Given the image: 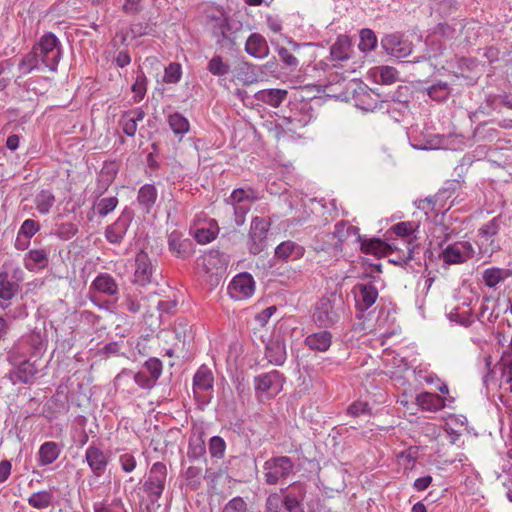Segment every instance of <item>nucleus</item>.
<instances>
[{
  "mask_svg": "<svg viewBox=\"0 0 512 512\" xmlns=\"http://www.w3.org/2000/svg\"><path fill=\"white\" fill-rule=\"evenodd\" d=\"M353 292L355 308L360 313L372 307L378 298V289L371 281L368 283H357L353 288Z\"/></svg>",
  "mask_w": 512,
  "mask_h": 512,
  "instance_id": "4468645a",
  "label": "nucleus"
},
{
  "mask_svg": "<svg viewBox=\"0 0 512 512\" xmlns=\"http://www.w3.org/2000/svg\"><path fill=\"white\" fill-rule=\"evenodd\" d=\"M252 193L253 192L251 190H250V193H248L247 191H245L242 188H237V189L233 190L229 199L227 200V203L230 205L242 204V205H251L252 206L253 201L256 200L255 197L250 195Z\"/></svg>",
  "mask_w": 512,
  "mask_h": 512,
  "instance_id": "09e8293b",
  "label": "nucleus"
},
{
  "mask_svg": "<svg viewBox=\"0 0 512 512\" xmlns=\"http://www.w3.org/2000/svg\"><path fill=\"white\" fill-rule=\"evenodd\" d=\"M41 64L40 57L34 48L27 53L19 63V70L24 74H29L35 69H39Z\"/></svg>",
  "mask_w": 512,
  "mask_h": 512,
  "instance_id": "a19ab883",
  "label": "nucleus"
},
{
  "mask_svg": "<svg viewBox=\"0 0 512 512\" xmlns=\"http://www.w3.org/2000/svg\"><path fill=\"white\" fill-rule=\"evenodd\" d=\"M304 248L293 241H284L275 248V257L284 261L302 257Z\"/></svg>",
  "mask_w": 512,
  "mask_h": 512,
  "instance_id": "5701e85b",
  "label": "nucleus"
},
{
  "mask_svg": "<svg viewBox=\"0 0 512 512\" xmlns=\"http://www.w3.org/2000/svg\"><path fill=\"white\" fill-rule=\"evenodd\" d=\"M245 51L252 57L264 58L269 54V47L266 39L259 33H252L246 43Z\"/></svg>",
  "mask_w": 512,
  "mask_h": 512,
  "instance_id": "aec40b11",
  "label": "nucleus"
},
{
  "mask_svg": "<svg viewBox=\"0 0 512 512\" xmlns=\"http://www.w3.org/2000/svg\"><path fill=\"white\" fill-rule=\"evenodd\" d=\"M28 504L35 509H45L53 504V493L42 490L32 493L27 499Z\"/></svg>",
  "mask_w": 512,
  "mask_h": 512,
  "instance_id": "72a5a7b5",
  "label": "nucleus"
},
{
  "mask_svg": "<svg viewBox=\"0 0 512 512\" xmlns=\"http://www.w3.org/2000/svg\"><path fill=\"white\" fill-rule=\"evenodd\" d=\"M85 460L91 469L93 476L96 478L101 477L105 473L108 465V457L94 443L86 449Z\"/></svg>",
  "mask_w": 512,
  "mask_h": 512,
  "instance_id": "dca6fc26",
  "label": "nucleus"
},
{
  "mask_svg": "<svg viewBox=\"0 0 512 512\" xmlns=\"http://www.w3.org/2000/svg\"><path fill=\"white\" fill-rule=\"evenodd\" d=\"M168 123L174 134L183 135L189 131L190 124L182 114L175 112L168 117Z\"/></svg>",
  "mask_w": 512,
  "mask_h": 512,
  "instance_id": "37998d69",
  "label": "nucleus"
},
{
  "mask_svg": "<svg viewBox=\"0 0 512 512\" xmlns=\"http://www.w3.org/2000/svg\"><path fill=\"white\" fill-rule=\"evenodd\" d=\"M255 291V281L248 272H242L233 277L228 285V294L235 300L250 298Z\"/></svg>",
  "mask_w": 512,
  "mask_h": 512,
  "instance_id": "9b49d317",
  "label": "nucleus"
},
{
  "mask_svg": "<svg viewBox=\"0 0 512 512\" xmlns=\"http://www.w3.org/2000/svg\"><path fill=\"white\" fill-rule=\"evenodd\" d=\"M79 229L78 226L72 222H65L58 225L57 229L55 230L54 234L61 240H70L73 238L77 233Z\"/></svg>",
  "mask_w": 512,
  "mask_h": 512,
  "instance_id": "603ef678",
  "label": "nucleus"
},
{
  "mask_svg": "<svg viewBox=\"0 0 512 512\" xmlns=\"http://www.w3.org/2000/svg\"><path fill=\"white\" fill-rule=\"evenodd\" d=\"M134 381L139 387L143 389H152L156 384L153 381V379H151V377L147 374V372L143 370L138 371L134 375Z\"/></svg>",
  "mask_w": 512,
  "mask_h": 512,
  "instance_id": "338daca9",
  "label": "nucleus"
},
{
  "mask_svg": "<svg viewBox=\"0 0 512 512\" xmlns=\"http://www.w3.org/2000/svg\"><path fill=\"white\" fill-rule=\"evenodd\" d=\"M169 250L177 257L187 259L193 254V243L190 239H181V233L173 231L168 237Z\"/></svg>",
  "mask_w": 512,
  "mask_h": 512,
  "instance_id": "6ab92c4d",
  "label": "nucleus"
},
{
  "mask_svg": "<svg viewBox=\"0 0 512 512\" xmlns=\"http://www.w3.org/2000/svg\"><path fill=\"white\" fill-rule=\"evenodd\" d=\"M60 448L56 442H44L38 451L39 466H47L52 464L60 455Z\"/></svg>",
  "mask_w": 512,
  "mask_h": 512,
  "instance_id": "bb28decb",
  "label": "nucleus"
},
{
  "mask_svg": "<svg viewBox=\"0 0 512 512\" xmlns=\"http://www.w3.org/2000/svg\"><path fill=\"white\" fill-rule=\"evenodd\" d=\"M350 48V39L347 36H339L330 48L331 57L338 61L347 60L349 58Z\"/></svg>",
  "mask_w": 512,
  "mask_h": 512,
  "instance_id": "473e14b6",
  "label": "nucleus"
},
{
  "mask_svg": "<svg viewBox=\"0 0 512 512\" xmlns=\"http://www.w3.org/2000/svg\"><path fill=\"white\" fill-rule=\"evenodd\" d=\"M219 233V226L216 220L209 222V227L197 228L194 233L195 240L200 244H207L213 241Z\"/></svg>",
  "mask_w": 512,
  "mask_h": 512,
  "instance_id": "f704fd0d",
  "label": "nucleus"
},
{
  "mask_svg": "<svg viewBox=\"0 0 512 512\" xmlns=\"http://www.w3.org/2000/svg\"><path fill=\"white\" fill-rule=\"evenodd\" d=\"M206 453L205 441L201 436L191 438L189 441V447L187 456L191 460H196L203 457Z\"/></svg>",
  "mask_w": 512,
  "mask_h": 512,
  "instance_id": "a18cd8bd",
  "label": "nucleus"
},
{
  "mask_svg": "<svg viewBox=\"0 0 512 512\" xmlns=\"http://www.w3.org/2000/svg\"><path fill=\"white\" fill-rule=\"evenodd\" d=\"M94 512H127L123 508L121 499H114L110 504L105 502H95L93 504Z\"/></svg>",
  "mask_w": 512,
  "mask_h": 512,
  "instance_id": "5fc2aeb1",
  "label": "nucleus"
},
{
  "mask_svg": "<svg viewBox=\"0 0 512 512\" xmlns=\"http://www.w3.org/2000/svg\"><path fill=\"white\" fill-rule=\"evenodd\" d=\"M247 503L240 496L234 497L229 500L223 508L222 512H246Z\"/></svg>",
  "mask_w": 512,
  "mask_h": 512,
  "instance_id": "680f3d73",
  "label": "nucleus"
},
{
  "mask_svg": "<svg viewBox=\"0 0 512 512\" xmlns=\"http://www.w3.org/2000/svg\"><path fill=\"white\" fill-rule=\"evenodd\" d=\"M33 48L40 57L41 64L55 72L62 55L60 41L56 35L51 32L45 33Z\"/></svg>",
  "mask_w": 512,
  "mask_h": 512,
  "instance_id": "7ed1b4c3",
  "label": "nucleus"
},
{
  "mask_svg": "<svg viewBox=\"0 0 512 512\" xmlns=\"http://www.w3.org/2000/svg\"><path fill=\"white\" fill-rule=\"evenodd\" d=\"M288 91L285 89H264L255 94V98L272 107H279L286 99Z\"/></svg>",
  "mask_w": 512,
  "mask_h": 512,
  "instance_id": "a878e982",
  "label": "nucleus"
},
{
  "mask_svg": "<svg viewBox=\"0 0 512 512\" xmlns=\"http://www.w3.org/2000/svg\"><path fill=\"white\" fill-rule=\"evenodd\" d=\"M19 290V284L16 281L10 279V275L7 271L0 272V299L10 300L12 299Z\"/></svg>",
  "mask_w": 512,
  "mask_h": 512,
  "instance_id": "2f4dec72",
  "label": "nucleus"
},
{
  "mask_svg": "<svg viewBox=\"0 0 512 512\" xmlns=\"http://www.w3.org/2000/svg\"><path fill=\"white\" fill-rule=\"evenodd\" d=\"M304 342L311 350L326 352L332 344V334L327 330H321L308 335Z\"/></svg>",
  "mask_w": 512,
  "mask_h": 512,
  "instance_id": "412c9836",
  "label": "nucleus"
},
{
  "mask_svg": "<svg viewBox=\"0 0 512 512\" xmlns=\"http://www.w3.org/2000/svg\"><path fill=\"white\" fill-rule=\"evenodd\" d=\"M151 28L147 22L132 23L130 26V33L133 38H139L150 34Z\"/></svg>",
  "mask_w": 512,
  "mask_h": 512,
  "instance_id": "774afa93",
  "label": "nucleus"
},
{
  "mask_svg": "<svg viewBox=\"0 0 512 512\" xmlns=\"http://www.w3.org/2000/svg\"><path fill=\"white\" fill-rule=\"evenodd\" d=\"M360 42L358 48L361 52H371L375 50L378 39L375 32L369 28H363L359 32Z\"/></svg>",
  "mask_w": 512,
  "mask_h": 512,
  "instance_id": "e433bc0d",
  "label": "nucleus"
},
{
  "mask_svg": "<svg viewBox=\"0 0 512 512\" xmlns=\"http://www.w3.org/2000/svg\"><path fill=\"white\" fill-rule=\"evenodd\" d=\"M186 485L193 491L197 490L201 485L202 469L196 466H190L184 473Z\"/></svg>",
  "mask_w": 512,
  "mask_h": 512,
  "instance_id": "49530a36",
  "label": "nucleus"
},
{
  "mask_svg": "<svg viewBox=\"0 0 512 512\" xmlns=\"http://www.w3.org/2000/svg\"><path fill=\"white\" fill-rule=\"evenodd\" d=\"M153 266L148 254L141 250L135 257V272L133 283L146 286L152 282Z\"/></svg>",
  "mask_w": 512,
  "mask_h": 512,
  "instance_id": "2eb2a0df",
  "label": "nucleus"
},
{
  "mask_svg": "<svg viewBox=\"0 0 512 512\" xmlns=\"http://www.w3.org/2000/svg\"><path fill=\"white\" fill-rule=\"evenodd\" d=\"M167 477L166 465L162 462H156L152 465L149 477L144 483V490L151 497V501H157L165 488Z\"/></svg>",
  "mask_w": 512,
  "mask_h": 512,
  "instance_id": "0eeeda50",
  "label": "nucleus"
},
{
  "mask_svg": "<svg viewBox=\"0 0 512 512\" xmlns=\"http://www.w3.org/2000/svg\"><path fill=\"white\" fill-rule=\"evenodd\" d=\"M138 203L149 213L157 200V189L153 184L143 185L137 196Z\"/></svg>",
  "mask_w": 512,
  "mask_h": 512,
  "instance_id": "c85d7f7f",
  "label": "nucleus"
},
{
  "mask_svg": "<svg viewBox=\"0 0 512 512\" xmlns=\"http://www.w3.org/2000/svg\"><path fill=\"white\" fill-rule=\"evenodd\" d=\"M143 367L147 374L156 383L162 374V362L160 359L152 357L145 361Z\"/></svg>",
  "mask_w": 512,
  "mask_h": 512,
  "instance_id": "864d4df0",
  "label": "nucleus"
},
{
  "mask_svg": "<svg viewBox=\"0 0 512 512\" xmlns=\"http://www.w3.org/2000/svg\"><path fill=\"white\" fill-rule=\"evenodd\" d=\"M295 464L288 456H274L263 464V479L267 485L281 484L294 473Z\"/></svg>",
  "mask_w": 512,
  "mask_h": 512,
  "instance_id": "f03ea898",
  "label": "nucleus"
},
{
  "mask_svg": "<svg viewBox=\"0 0 512 512\" xmlns=\"http://www.w3.org/2000/svg\"><path fill=\"white\" fill-rule=\"evenodd\" d=\"M237 76L238 79L241 80L244 84H251L256 82L258 79L257 66L244 61L238 66Z\"/></svg>",
  "mask_w": 512,
  "mask_h": 512,
  "instance_id": "4c0bfd02",
  "label": "nucleus"
},
{
  "mask_svg": "<svg viewBox=\"0 0 512 512\" xmlns=\"http://www.w3.org/2000/svg\"><path fill=\"white\" fill-rule=\"evenodd\" d=\"M398 71L392 66H380L375 68V80L377 83L390 85L397 81Z\"/></svg>",
  "mask_w": 512,
  "mask_h": 512,
  "instance_id": "ea45409f",
  "label": "nucleus"
},
{
  "mask_svg": "<svg viewBox=\"0 0 512 512\" xmlns=\"http://www.w3.org/2000/svg\"><path fill=\"white\" fill-rule=\"evenodd\" d=\"M347 414L352 417H359L364 414L371 415L372 412L371 407L367 402L355 401L348 406Z\"/></svg>",
  "mask_w": 512,
  "mask_h": 512,
  "instance_id": "052dcab7",
  "label": "nucleus"
},
{
  "mask_svg": "<svg viewBox=\"0 0 512 512\" xmlns=\"http://www.w3.org/2000/svg\"><path fill=\"white\" fill-rule=\"evenodd\" d=\"M34 203L38 212L42 215H46L50 212L55 203V196L50 190H41L36 194Z\"/></svg>",
  "mask_w": 512,
  "mask_h": 512,
  "instance_id": "c9c22d12",
  "label": "nucleus"
},
{
  "mask_svg": "<svg viewBox=\"0 0 512 512\" xmlns=\"http://www.w3.org/2000/svg\"><path fill=\"white\" fill-rule=\"evenodd\" d=\"M474 248L468 241H459L448 245L440 254L445 264H462L474 256Z\"/></svg>",
  "mask_w": 512,
  "mask_h": 512,
  "instance_id": "6e6552de",
  "label": "nucleus"
},
{
  "mask_svg": "<svg viewBox=\"0 0 512 512\" xmlns=\"http://www.w3.org/2000/svg\"><path fill=\"white\" fill-rule=\"evenodd\" d=\"M503 223L500 216L494 217L486 224L482 225L478 230V246L482 254L491 256L500 249V244L496 237Z\"/></svg>",
  "mask_w": 512,
  "mask_h": 512,
  "instance_id": "20e7f679",
  "label": "nucleus"
},
{
  "mask_svg": "<svg viewBox=\"0 0 512 512\" xmlns=\"http://www.w3.org/2000/svg\"><path fill=\"white\" fill-rule=\"evenodd\" d=\"M209 453L211 457L221 459L226 450V443L220 436H213L208 443Z\"/></svg>",
  "mask_w": 512,
  "mask_h": 512,
  "instance_id": "3c124183",
  "label": "nucleus"
},
{
  "mask_svg": "<svg viewBox=\"0 0 512 512\" xmlns=\"http://www.w3.org/2000/svg\"><path fill=\"white\" fill-rule=\"evenodd\" d=\"M512 276L511 269H503L498 267H492L484 270L483 272V281L484 283L493 288L500 282Z\"/></svg>",
  "mask_w": 512,
  "mask_h": 512,
  "instance_id": "c756f323",
  "label": "nucleus"
},
{
  "mask_svg": "<svg viewBox=\"0 0 512 512\" xmlns=\"http://www.w3.org/2000/svg\"><path fill=\"white\" fill-rule=\"evenodd\" d=\"M232 212L235 226L233 229L225 234H222L221 240L232 241L237 237L236 227L242 226L245 223L247 213L251 209V205L234 204L229 207Z\"/></svg>",
  "mask_w": 512,
  "mask_h": 512,
  "instance_id": "4be33fe9",
  "label": "nucleus"
},
{
  "mask_svg": "<svg viewBox=\"0 0 512 512\" xmlns=\"http://www.w3.org/2000/svg\"><path fill=\"white\" fill-rule=\"evenodd\" d=\"M118 172V166L115 161L105 162L101 169V177L108 185L111 183Z\"/></svg>",
  "mask_w": 512,
  "mask_h": 512,
  "instance_id": "69168bd1",
  "label": "nucleus"
},
{
  "mask_svg": "<svg viewBox=\"0 0 512 512\" xmlns=\"http://www.w3.org/2000/svg\"><path fill=\"white\" fill-rule=\"evenodd\" d=\"M307 485L296 481L285 488L280 489V494L284 499V509L287 512H305L303 501L306 497Z\"/></svg>",
  "mask_w": 512,
  "mask_h": 512,
  "instance_id": "423d86ee",
  "label": "nucleus"
},
{
  "mask_svg": "<svg viewBox=\"0 0 512 512\" xmlns=\"http://www.w3.org/2000/svg\"><path fill=\"white\" fill-rule=\"evenodd\" d=\"M118 205V198L115 196L105 197L98 199L94 202L93 209L97 210V213L101 217L107 216L111 213Z\"/></svg>",
  "mask_w": 512,
  "mask_h": 512,
  "instance_id": "c03bdc74",
  "label": "nucleus"
},
{
  "mask_svg": "<svg viewBox=\"0 0 512 512\" xmlns=\"http://www.w3.org/2000/svg\"><path fill=\"white\" fill-rule=\"evenodd\" d=\"M270 223L262 217H254L249 231V251L257 255L261 253L266 246L267 233Z\"/></svg>",
  "mask_w": 512,
  "mask_h": 512,
  "instance_id": "9d476101",
  "label": "nucleus"
},
{
  "mask_svg": "<svg viewBox=\"0 0 512 512\" xmlns=\"http://www.w3.org/2000/svg\"><path fill=\"white\" fill-rule=\"evenodd\" d=\"M346 305L336 291L322 296L314 305L313 321L320 328H332L344 317Z\"/></svg>",
  "mask_w": 512,
  "mask_h": 512,
  "instance_id": "f257e3e1",
  "label": "nucleus"
},
{
  "mask_svg": "<svg viewBox=\"0 0 512 512\" xmlns=\"http://www.w3.org/2000/svg\"><path fill=\"white\" fill-rule=\"evenodd\" d=\"M361 251L366 254L384 255L387 253L389 245L379 238L365 239L358 235Z\"/></svg>",
  "mask_w": 512,
  "mask_h": 512,
  "instance_id": "cd10ccee",
  "label": "nucleus"
},
{
  "mask_svg": "<svg viewBox=\"0 0 512 512\" xmlns=\"http://www.w3.org/2000/svg\"><path fill=\"white\" fill-rule=\"evenodd\" d=\"M265 357L269 363L282 366L287 358L285 341L282 338H272L265 346Z\"/></svg>",
  "mask_w": 512,
  "mask_h": 512,
  "instance_id": "a211bd4d",
  "label": "nucleus"
},
{
  "mask_svg": "<svg viewBox=\"0 0 512 512\" xmlns=\"http://www.w3.org/2000/svg\"><path fill=\"white\" fill-rule=\"evenodd\" d=\"M120 125L122 126L123 132L129 136L132 137L135 135L137 131V124L135 120H133L130 116V113H124L120 119Z\"/></svg>",
  "mask_w": 512,
  "mask_h": 512,
  "instance_id": "0e129e2a",
  "label": "nucleus"
},
{
  "mask_svg": "<svg viewBox=\"0 0 512 512\" xmlns=\"http://www.w3.org/2000/svg\"><path fill=\"white\" fill-rule=\"evenodd\" d=\"M380 46L387 55L397 59L406 58L413 51L412 41L399 32L385 34L380 40Z\"/></svg>",
  "mask_w": 512,
  "mask_h": 512,
  "instance_id": "39448f33",
  "label": "nucleus"
},
{
  "mask_svg": "<svg viewBox=\"0 0 512 512\" xmlns=\"http://www.w3.org/2000/svg\"><path fill=\"white\" fill-rule=\"evenodd\" d=\"M271 43L275 47V50L278 53L280 61L283 62V64L286 67L292 70L296 69L299 64L298 59L287 48L282 47L279 44L274 43L273 41Z\"/></svg>",
  "mask_w": 512,
  "mask_h": 512,
  "instance_id": "8fccbe9b",
  "label": "nucleus"
},
{
  "mask_svg": "<svg viewBox=\"0 0 512 512\" xmlns=\"http://www.w3.org/2000/svg\"><path fill=\"white\" fill-rule=\"evenodd\" d=\"M134 212L130 208H125L118 219L107 226L105 237L111 244H120L132 222Z\"/></svg>",
  "mask_w": 512,
  "mask_h": 512,
  "instance_id": "ddd939ff",
  "label": "nucleus"
},
{
  "mask_svg": "<svg viewBox=\"0 0 512 512\" xmlns=\"http://www.w3.org/2000/svg\"><path fill=\"white\" fill-rule=\"evenodd\" d=\"M284 507V499L282 498L280 493H272L270 494L265 503L266 512H287Z\"/></svg>",
  "mask_w": 512,
  "mask_h": 512,
  "instance_id": "4d7b16f0",
  "label": "nucleus"
},
{
  "mask_svg": "<svg viewBox=\"0 0 512 512\" xmlns=\"http://www.w3.org/2000/svg\"><path fill=\"white\" fill-rule=\"evenodd\" d=\"M416 404L425 411L435 412L445 405L444 399L431 392H422L416 396Z\"/></svg>",
  "mask_w": 512,
  "mask_h": 512,
  "instance_id": "393cba45",
  "label": "nucleus"
},
{
  "mask_svg": "<svg viewBox=\"0 0 512 512\" xmlns=\"http://www.w3.org/2000/svg\"><path fill=\"white\" fill-rule=\"evenodd\" d=\"M359 229L353 225H348L345 222H338L334 226V231L332 232V237L337 239V244H342L349 235H359Z\"/></svg>",
  "mask_w": 512,
  "mask_h": 512,
  "instance_id": "79ce46f5",
  "label": "nucleus"
},
{
  "mask_svg": "<svg viewBox=\"0 0 512 512\" xmlns=\"http://www.w3.org/2000/svg\"><path fill=\"white\" fill-rule=\"evenodd\" d=\"M390 230L400 237H409L413 234L415 227L413 222H399L393 225Z\"/></svg>",
  "mask_w": 512,
  "mask_h": 512,
  "instance_id": "e2e57ef3",
  "label": "nucleus"
},
{
  "mask_svg": "<svg viewBox=\"0 0 512 512\" xmlns=\"http://www.w3.org/2000/svg\"><path fill=\"white\" fill-rule=\"evenodd\" d=\"M40 230V223L38 221H35L33 219H26L19 231V236H23L26 239L32 238L38 231Z\"/></svg>",
  "mask_w": 512,
  "mask_h": 512,
  "instance_id": "bf43d9fd",
  "label": "nucleus"
},
{
  "mask_svg": "<svg viewBox=\"0 0 512 512\" xmlns=\"http://www.w3.org/2000/svg\"><path fill=\"white\" fill-rule=\"evenodd\" d=\"M90 289H94L96 292L100 294L114 297V303L118 299V284L114 277L111 276L109 273H100L99 275H97L96 278L91 283Z\"/></svg>",
  "mask_w": 512,
  "mask_h": 512,
  "instance_id": "f3484780",
  "label": "nucleus"
},
{
  "mask_svg": "<svg viewBox=\"0 0 512 512\" xmlns=\"http://www.w3.org/2000/svg\"><path fill=\"white\" fill-rule=\"evenodd\" d=\"M182 75L181 65L179 63H170L165 68L163 80L165 83L174 84L180 81Z\"/></svg>",
  "mask_w": 512,
  "mask_h": 512,
  "instance_id": "13d9d810",
  "label": "nucleus"
},
{
  "mask_svg": "<svg viewBox=\"0 0 512 512\" xmlns=\"http://www.w3.org/2000/svg\"><path fill=\"white\" fill-rule=\"evenodd\" d=\"M214 377L209 368L202 365L194 375L193 390L202 389L210 391L213 388Z\"/></svg>",
  "mask_w": 512,
  "mask_h": 512,
  "instance_id": "7c9ffc66",
  "label": "nucleus"
},
{
  "mask_svg": "<svg viewBox=\"0 0 512 512\" xmlns=\"http://www.w3.org/2000/svg\"><path fill=\"white\" fill-rule=\"evenodd\" d=\"M207 70L215 76H224L229 73L230 66L224 62L223 58L219 55H215L208 62Z\"/></svg>",
  "mask_w": 512,
  "mask_h": 512,
  "instance_id": "de8ad7c7",
  "label": "nucleus"
},
{
  "mask_svg": "<svg viewBox=\"0 0 512 512\" xmlns=\"http://www.w3.org/2000/svg\"><path fill=\"white\" fill-rule=\"evenodd\" d=\"M48 262V253L45 249H32L24 258L25 268L29 271L44 269L48 266Z\"/></svg>",
  "mask_w": 512,
  "mask_h": 512,
  "instance_id": "b1692460",
  "label": "nucleus"
},
{
  "mask_svg": "<svg viewBox=\"0 0 512 512\" xmlns=\"http://www.w3.org/2000/svg\"><path fill=\"white\" fill-rule=\"evenodd\" d=\"M10 358L12 359L11 362L13 364V368L1 378L0 382L9 380L12 385L18 383H33L34 377L38 372L35 364L31 363L29 360H24L18 365H15L14 357L10 356Z\"/></svg>",
  "mask_w": 512,
  "mask_h": 512,
  "instance_id": "f8f14e48",
  "label": "nucleus"
},
{
  "mask_svg": "<svg viewBox=\"0 0 512 512\" xmlns=\"http://www.w3.org/2000/svg\"><path fill=\"white\" fill-rule=\"evenodd\" d=\"M427 94L432 100L443 102L449 98L451 88L447 82L438 81L427 88Z\"/></svg>",
  "mask_w": 512,
  "mask_h": 512,
  "instance_id": "58836bf2",
  "label": "nucleus"
},
{
  "mask_svg": "<svg viewBox=\"0 0 512 512\" xmlns=\"http://www.w3.org/2000/svg\"><path fill=\"white\" fill-rule=\"evenodd\" d=\"M285 377L277 370H272L254 377V386L256 392L267 393L270 397H275L283 389Z\"/></svg>",
  "mask_w": 512,
  "mask_h": 512,
  "instance_id": "1a4fd4ad",
  "label": "nucleus"
},
{
  "mask_svg": "<svg viewBox=\"0 0 512 512\" xmlns=\"http://www.w3.org/2000/svg\"><path fill=\"white\" fill-rule=\"evenodd\" d=\"M147 79L143 72L137 75L135 83L132 85V91L134 93V101L140 102L146 93Z\"/></svg>",
  "mask_w": 512,
  "mask_h": 512,
  "instance_id": "6e6d98bb",
  "label": "nucleus"
}]
</instances>
